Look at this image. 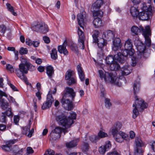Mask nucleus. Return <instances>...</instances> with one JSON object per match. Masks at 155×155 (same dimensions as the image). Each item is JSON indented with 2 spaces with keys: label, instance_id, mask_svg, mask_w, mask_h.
I'll return each instance as SVG.
<instances>
[{
  "label": "nucleus",
  "instance_id": "nucleus-50",
  "mask_svg": "<svg viewBox=\"0 0 155 155\" xmlns=\"http://www.w3.org/2000/svg\"><path fill=\"white\" fill-rule=\"evenodd\" d=\"M53 130L59 135H61V134L63 130V128L61 127H56Z\"/></svg>",
  "mask_w": 155,
  "mask_h": 155
},
{
  "label": "nucleus",
  "instance_id": "nucleus-1",
  "mask_svg": "<svg viewBox=\"0 0 155 155\" xmlns=\"http://www.w3.org/2000/svg\"><path fill=\"white\" fill-rule=\"evenodd\" d=\"M58 113L59 114L56 116V120L60 125L65 127L66 128L70 127L71 124L74 123V120L76 119V114L73 112L70 113V115L68 117L62 113L60 114L59 111Z\"/></svg>",
  "mask_w": 155,
  "mask_h": 155
},
{
  "label": "nucleus",
  "instance_id": "nucleus-52",
  "mask_svg": "<svg viewBox=\"0 0 155 155\" xmlns=\"http://www.w3.org/2000/svg\"><path fill=\"white\" fill-rule=\"evenodd\" d=\"M6 69L11 73L13 72L14 71V68L11 65L9 64H6Z\"/></svg>",
  "mask_w": 155,
  "mask_h": 155
},
{
  "label": "nucleus",
  "instance_id": "nucleus-14",
  "mask_svg": "<svg viewBox=\"0 0 155 155\" xmlns=\"http://www.w3.org/2000/svg\"><path fill=\"white\" fill-rule=\"evenodd\" d=\"M15 140H10L6 143V144L2 145L1 147L5 152H9L11 150V146L16 142Z\"/></svg>",
  "mask_w": 155,
  "mask_h": 155
},
{
  "label": "nucleus",
  "instance_id": "nucleus-5",
  "mask_svg": "<svg viewBox=\"0 0 155 155\" xmlns=\"http://www.w3.org/2000/svg\"><path fill=\"white\" fill-rule=\"evenodd\" d=\"M19 69L15 70V73L17 76L21 80L25 81L27 80V78L24 74L28 73V68L27 66L23 64H20L19 65Z\"/></svg>",
  "mask_w": 155,
  "mask_h": 155
},
{
  "label": "nucleus",
  "instance_id": "nucleus-46",
  "mask_svg": "<svg viewBox=\"0 0 155 155\" xmlns=\"http://www.w3.org/2000/svg\"><path fill=\"white\" fill-rule=\"evenodd\" d=\"M68 84L69 85L75 84L76 83V80L74 77H72L68 80Z\"/></svg>",
  "mask_w": 155,
  "mask_h": 155
},
{
  "label": "nucleus",
  "instance_id": "nucleus-34",
  "mask_svg": "<svg viewBox=\"0 0 155 155\" xmlns=\"http://www.w3.org/2000/svg\"><path fill=\"white\" fill-rule=\"evenodd\" d=\"M100 34V32L98 31L95 30L94 31V34L92 35L93 42L97 43L99 40L98 39V37Z\"/></svg>",
  "mask_w": 155,
  "mask_h": 155
},
{
  "label": "nucleus",
  "instance_id": "nucleus-8",
  "mask_svg": "<svg viewBox=\"0 0 155 155\" xmlns=\"http://www.w3.org/2000/svg\"><path fill=\"white\" fill-rule=\"evenodd\" d=\"M141 29L143 31L142 35L144 37L146 45L147 46L150 47L151 44V41L150 37L151 35V31L150 27L147 25L145 27V29H143L142 28Z\"/></svg>",
  "mask_w": 155,
  "mask_h": 155
},
{
  "label": "nucleus",
  "instance_id": "nucleus-19",
  "mask_svg": "<svg viewBox=\"0 0 155 155\" xmlns=\"http://www.w3.org/2000/svg\"><path fill=\"white\" fill-rule=\"evenodd\" d=\"M66 93L64 94H67V97H71L72 101H74V99L75 96V92L74 91L73 88L67 87L65 88Z\"/></svg>",
  "mask_w": 155,
  "mask_h": 155
},
{
  "label": "nucleus",
  "instance_id": "nucleus-18",
  "mask_svg": "<svg viewBox=\"0 0 155 155\" xmlns=\"http://www.w3.org/2000/svg\"><path fill=\"white\" fill-rule=\"evenodd\" d=\"M114 31L110 30H108L103 33L102 37L107 39L108 41H109L111 39H113L114 38Z\"/></svg>",
  "mask_w": 155,
  "mask_h": 155
},
{
  "label": "nucleus",
  "instance_id": "nucleus-53",
  "mask_svg": "<svg viewBox=\"0 0 155 155\" xmlns=\"http://www.w3.org/2000/svg\"><path fill=\"white\" fill-rule=\"evenodd\" d=\"M96 10L94 9L93 14H95L97 16L101 17L103 16V12L101 11H96Z\"/></svg>",
  "mask_w": 155,
  "mask_h": 155
},
{
  "label": "nucleus",
  "instance_id": "nucleus-38",
  "mask_svg": "<svg viewBox=\"0 0 155 155\" xmlns=\"http://www.w3.org/2000/svg\"><path fill=\"white\" fill-rule=\"evenodd\" d=\"M50 136L52 139L56 140L59 138L61 137V135H59L52 130L50 133Z\"/></svg>",
  "mask_w": 155,
  "mask_h": 155
},
{
  "label": "nucleus",
  "instance_id": "nucleus-63",
  "mask_svg": "<svg viewBox=\"0 0 155 155\" xmlns=\"http://www.w3.org/2000/svg\"><path fill=\"white\" fill-rule=\"evenodd\" d=\"M107 155H120V154L118 153L116 151H112L108 153Z\"/></svg>",
  "mask_w": 155,
  "mask_h": 155
},
{
  "label": "nucleus",
  "instance_id": "nucleus-45",
  "mask_svg": "<svg viewBox=\"0 0 155 155\" xmlns=\"http://www.w3.org/2000/svg\"><path fill=\"white\" fill-rule=\"evenodd\" d=\"M107 136V134L106 133L102 131H100L98 134V136L99 137V139L101 138H103L106 137Z\"/></svg>",
  "mask_w": 155,
  "mask_h": 155
},
{
  "label": "nucleus",
  "instance_id": "nucleus-15",
  "mask_svg": "<svg viewBox=\"0 0 155 155\" xmlns=\"http://www.w3.org/2000/svg\"><path fill=\"white\" fill-rule=\"evenodd\" d=\"M112 49L114 51H118L121 49L122 45L120 39L119 38H116L113 41Z\"/></svg>",
  "mask_w": 155,
  "mask_h": 155
},
{
  "label": "nucleus",
  "instance_id": "nucleus-28",
  "mask_svg": "<svg viewBox=\"0 0 155 155\" xmlns=\"http://www.w3.org/2000/svg\"><path fill=\"white\" fill-rule=\"evenodd\" d=\"M103 3L102 0H97L92 5L94 9H98L100 8Z\"/></svg>",
  "mask_w": 155,
  "mask_h": 155
},
{
  "label": "nucleus",
  "instance_id": "nucleus-64",
  "mask_svg": "<svg viewBox=\"0 0 155 155\" xmlns=\"http://www.w3.org/2000/svg\"><path fill=\"white\" fill-rule=\"evenodd\" d=\"M25 43L27 45L30 46L32 45L33 44V41L29 39H26Z\"/></svg>",
  "mask_w": 155,
  "mask_h": 155
},
{
  "label": "nucleus",
  "instance_id": "nucleus-49",
  "mask_svg": "<svg viewBox=\"0 0 155 155\" xmlns=\"http://www.w3.org/2000/svg\"><path fill=\"white\" fill-rule=\"evenodd\" d=\"M54 153L55 152L53 150L51 149H48L45 152V155H62L60 153L56 154H55Z\"/></svg>",
  "mask_w": 155,
  "mask_h": 155
},
{
  "label": "nucleus",
  "instance_id": "nucleus-47",
  "mask_svg": "<svg viewBox=\"0 0 155 155\" xmlns=\"http://www.w3.org/2000/svg\"><path fill=\"white\" fill-rule=\"evenodd\" d=\"M137 50L140 53H143L145 50V47L143 45H139L137 47Z\"/></svg>",
  "mask_w": 155,
  "mask_h": 155
},
{
  "label": "nucleus",
  "instance_id": "nucleus-16",
  "mask_svg": "<svg viewBox=\"0 0 155 155\" xmlns=\"http://www.w3.org/2000/svg\"><path fill=\"white\" fill-rule=\"evenodd\" d=\"M131 40L128 39L125 42L124 47L125 49L130 51V55H133L134 53V50L132 48L133 45Z\"/></svg>",
  "mask_w": 155,
  "mask_h": 155
},
{
  "label": "nucleus",
  "instance_id": "nucleus-20",
  "mask_svg": "<svg viewBox=\"0 0 155 155\" xmlns=\"http://www.w3.org/2000/svg\"><path fill=\"white\" fill-rule=\"evenodd\" d=\"M77 70L81 81H84L85 79V75L81 66V64H80L77 66Z\"/></svg>",
  "mask_w": 155,
  "mask_h": 155
},
{
  "label": "nucleus",
  "instance_id": "nucleus-59",
  "mask_svg": "<svg viewBox=\"0 0 155 155\" xmlns=\"http://www.w3.org/2000/svg\"><path fill=\"white\" fill-rule=\"evenodd\" d=\"M105 106L107 107L108 108L111 105V104L110 103V100L109 99H105Z\"/></svg>",
  "mask_w": 155,
  "mask_h": 155
},
{
  "label": "nucleus",
  "instance_id": "nucleus-48",
  "mask_svg": "<svg viewBox=\"0 0 155 155\" xmlns=\"http://www.w3.org/2000/svg\"><path fill=\"white\" fill-rule=\"evenodd\" d=\"M2 115L0 117V121L2 123H6L7 121V117L4 113H2Z\"/></svg>",
  "mask_w": 155,
  "mask_h": 155
},
{
  "label": "nucleus",
  "instance_id": "nucleus-21",
  "mask_svg": "<svg viewBox=\"0 0 155 155\" xmlns=\"http://www.w3.org/2000/svg\"><path fill=\"white\" fill-rule=\"evenodd\" d=\"M132 70V69L131 66L126 65L122 68L120 73H121L122 75H127L130 73Z\"/></svg>",
  "mask_w": 155,
  "mask_h": 155
},
{
  "label": "nucleus",
  "instance_id": "nucleus-30",
  "mask_svg": "<svg viewBox=\"0 0 155 155\" xmlns=\"http://www.w3.org/2000/svg\"><path fill=\"white\" fill-rule=\"evenodd\" d=\"M110 64V69L111 71H115L120 68L119 65L115 61H114Z\"/></svg>",
  "mask_w": 155,
  "mask_h": 155
},
{
  "label": "nucleus",
  "instance_id": "nucleus-6",
  "mask_svg": "<svg viewBox=\"0 0 155 155\" xmlns=\"http://www.w3.org/2000/svg\"><path fill=\"white\" fill-rule=\"evenodd\" d=\"M3 79L0 78V87H3ZM3 97H8V95L6 93L0 90V106L4 110H6L8 106V104L7 102L2 98Z\"/></svg>",
  "mask_w": 155,
  "mask_h": 155
},
{
  "label": "nucleus",
  "instance_id": "nucleus-27",
  "mask_svg": "<svg viewBox=\"0 0 155 155\" xmlns=\"http://www.w3.org/2000/svg\"><path fill=\"white\" fill-rule=\"evenodd\" d=\"M135 147L141 148L145 146L144 143L143 142L139 137H136L135 139Z\"/></svg>",
  "mask_w": 155,
  "mask_h": 155
},
{
  "label": "nucleus",
  "instance_id": "nucleus-44",
  "mask_svg": "<svg viewBox=\"0 0 155 155\" xmlns=\"http://www.w3.org/2000/svg\"><path fill=\"white\" fill-rule=\"evenodd\" d=\"M20 61L21 62V64H23L26 66H27L29 63V62L28 61V59L24 56H22L20 58Z\"/></svg>",
  "mask_w": 155,
  "mask_h": 155
},
{
  "label": "nucleus",
  "instance_id": "nucleus-26",
  "mask_svg": "<svg viewBox=\"0 0 155 155\" xmlns=\"http://www.w3.org/2000/svg\"><path fill=\"white\" fill-rule=\"evenodd\" d=\"M77 19L80 26L84 29V22L83 15L81 13L78 14L77 17Z\"/></svg>",
  "mask_w": 155,
  "mask_h": 155
},
{
  "label": "nucleus",
  "instance_id": "nucleus-60",
  "mask_svg": "<svg viewBox=\"0 0 155 155\" xmlns=\"http://www.w3.org/2000/svg\"><path fill=\"white\" fill-rule=\"evenodd\" d=\"M27 153L28 154H32L34 153V150L31 147H28L26 149Z\"/></svg>",
  "mask_w": 155,
  "mask_h": 155
},
{
  "label": "nucleus",
  "instance_id": "nucleus-36",
  "mask_svg": "<svg viewBox=\"0 0 155 155\" xmlns=\"http://www.w3.org/2000/svg\"><path fill=\"white\" fill-rule=\"evenodd\" d=\"M114 60H117L115 58L114 56L113 57L112 55H109L106 58L105 61L107 64H110Z\"/></svg>",
  "mask_w": 155,
  "mask_h": 155
},
{
  "label": "nucleus",
  "instance_id": "nucleus-31",
  "mask_svg": "<svg viewBox=\"0 0 155 155\" xmlns=\"http://www.w3.org/2000/svg\"><path fill=\"white\" fill-rule=\"evenodd\" d=\"M130 12L134 17H137L139 15V13L138 10L135 7H132L130 9Z\"/></svg>",
  "mask_w": 155,
  "mask_h": 155
},
{
  "label": "nucleus",
  "instance_id": "nucleus-17",
  "mask_svg": "<svg viewBox=\"0 0 155 155\" xmlns=\"http://www.w3.org/2000/svg\"><path fill=\"white\" fill-rule=\"evenodd\" d=\"M97 43L98 47L100 49L98 54H103V48L104 46L106 45L107 44V41L103 38H101L99 40Z\"/></svg>",
  "mask_w": 155,
  "mask_h": 155
},
{
  "label": "nucleus",
  "instance_id": "nucleus-51",
  "mask_svg": "<svg viewBox=\"0 0 155 155\" xmlns=\"http://www.w3.org/2000/svg\"><path fill=\"white\" fill-rule=\"evenodd\" d=\"M99 152L102 154H104L107 150L103 146L100 147L98 150Z\"/></svg>",
  "mask_w": 155,
  "mask_h": 155
},
{
  "label": "nucleus",
  "instance_id": "nucleus-42",
  "mask_svg": "<svg viewBox=\"0 0 155 155\" xmlns=\"http://www.w3.org/2000/svg\"><path fill=\"white\" fill-rule=\"evenodd\" d=\"M143 151L141 148L135 147L134 148L135 155H142Z\"/></svg>",
  "mask_w": 155,
  "mask_h": 155
},
{
  "label": "nucleus",
  "instance_id": "nucleus-37",
  "mask_svg": "<svg viewBox=\"0 0 155 155\" xmlns=\"http://www.w3.org/2000/svg\"><path fill=\"white\" fill-rule=\"evenodd\" d=\"M51 57L52 59L56 60L58 58L57 51L56 49L53 48L50 53Z\"/></svg>",
  "mask_w": 155,
  "mask_h": 155
},
{
  "label": "nucleus",
  "instance_id": "nucleus-39",
  "mask_svg": "<svg viewBox=\"0 0 155 155\" xmlns=\"http://www.w3.org/2000/svg\"><path fill=\"white\" fill-rule=\"evenodd\" d=\"M89 148L88 144L86 143H83L81 146V148L83 152H86L88 151Z\"/></svg>",
  "mask_w": 155,
  "mask_h": 155
},
{
  "label": "nucleus",
  "instance_id": "nucleus-33",
  "mask_svg": "<svg viewBox=\"0 0 155 155\" xmlns=\"http://www.w3.org/2000/svg\"><path fill=\"white\" fill-rule=\"evenodd\" d=\"M46 73L49 77H51L54 74L53 68L51 65L48 66L46 67Z\"/></svg>",
  "mask_w": 155,
  "mask_h": 155
},
{
  "label": "nucleus",
  "instance_id": "nucleus-10",
  "mask_svg": "<svg viewBox=\"0 0 155 155\" xmlns=\"http://www.w3.org/2000/svg\"><path fill=\"white\" fill-rule=\"evenodd\" d=\"M54 101V99L52 95L49 93H48L47 95L46 101L43 104L42 106V109L45 110L51 107Z\"/></svg>",
  "mask_w": 155,
  "mask_h": 155
},
{
  "label": "nucleus",
  "instance_id": "nucleus-7",
  "mask_svg": "<svg viewBox=\"0 0 155 155\" xmlns=\"http://www.w3.org/2000/svg\"><path fill=\"white\" fill-rule=\"evenodd\" d=\"M67 97V94H64L61 101L62 106L66 109L70 110L72 109L73 105L72 102L73 101H71Z\"/></svg>",
  "mask_w": 155,
  "mask_h": 155
},
{
  "label": "nucleus",
  "instance_id": "nucleus-43",
  "mask_svg": "<svg viewBox=\"0 0 155 155\" xmlns=\"http://www.w3.org/2000/svg\"><path fill=\"white\" fill-rule=\"evenodd\" d=\"M6 5L8 10L11 12L15 16L17 15V13L14 12L13 7L10 4L8 3H7Z\"/></svg>",
  "mask_w": 155,
  "mask_h": 155
},
{
  "label": "nucleus",
  "instance_id": "nucleus-29",
  "mask_svg": "<svg viewBox=\"0 0 155 155\" xmlns=\"http://www.w3.org/2000/svg\"><path fill=\"white\" fill-rule=\"evenodd\" d=\"M93 24L96 28H98L102 26L101 20L99 18H95L93 20Z\"/></svg>",
  "mask_w": 155,
  "mask_h": 155
},
{
  "label": "nucleus",
  "instance_id": "nucleus-23",
  "mask_svg": "<svg viewBox=\"0 0 155 155\" xmlns=\"http://www.w3.org/2000/svg\"><path fill=\"white\" fill-rule=\"evenodd\" d=\"M43 22H35L33 24L31 25V28L33 30L36 31L40 32L41 28L43 26Z\"/></svg>",
  "mask_w": 155,
  "mask_h": 155
},
{
  "label": "nucleus",
  "instance_id": "nucleus-4",
  "mask_svg": "<svg viewBox=\"0 0 155 155\" xmlns=\"http://www.w3.org/2000/svg\"><path fill=\"white\" fill-rule=\"evenodd\" d=\"M140 8L142 11L139 14V19L143 21L148 19L152 10L151 6L150 5H147L146 3H143L141 4Z\"/></svg>",
  "mask_w": 155,
  "mask_h": 155
},
{
  "label": "nucleus",
  "instance_id": "nucleus-25",
  "mask_svg": "<svg viewBox=\"0 0 155 155\" xmlns=\"http://www.w3.org/2000/svg\"><path fill=\"white\" fill-rule=\"evenodd\" d=\"M79 141V139L72 140L69 142L66 143V146L68 148H72L74 147L77 145Z\"/></svg>",
  "mask_w": 155,
  "mask_h": 155
},
{
  "label": "nucleus",
  "instance_id": "nucleus-12",
  "mask_svg": "<svg viewBox=\"0 0 155 155\" xmlns=\"http://www.w3.org/2000/svg\"><path fill=\"white\" fill-rule=\"evenodd\" d=\"M78 33L79 37L78 39L79 44L80 45V46L81 48L84 49V40H85V37L84 34L82 31L79 28H78Z\"/></svg>",
  "mask_w": 155,
  "mask_h": 155
},
{
  "label": "nucleus",
  "instance_id": "nucleus-55",
  "mask_svg": "<svg viewBox=\"0 0 155 155\" xmlns=\"http://www.w3.org/2000/svg\"><path fill=\"white\" fill-rule=\"evenodd\" d=\"M137 60L135 57H133L131 59V65L132 66H135L137 64Z\"/></svg>",
  "mask_w": 155,
  "mask_h": 155
},
{
  "label": "nucleus",
  "instance_id": "nucleus-9",
  "mask_svg": "<svg viewBox=\"0 0 155 155\" xmlns=\"http://www.w3.org/2000/svg\"><path fill=\"white\" fill-rule=\"evenodd\" d=\"M121 51V52L118 53L117 54L114 55V57L117 61L122 63H123L125 60V57H126L128 55L132 56L133 55H130L129 53L130 51L125 49L122 50L121 49L120 50Z\"/></svg>",
  "mask_w": 155,
  "mask_h": 155
},
{
  "label": "nucleus",
  "instance_id": "nucleus-58",
  "mask_svg": "<svg viewBox=\"0 0 155 155\" xmlns=\"http://www.w3.org/2000/svg\"><path fill=\"white\" fill-rule=\"evenodd\" d=\"M103 146L107 150V149H109L111 147V144L110 142L109 141H106L105 143V145Z\"/></svg>",
  "mask_w": 155,
  "mask_h": 155
},
{
  "label": "nucleus",
  "instance_id": "nucleus-22",
  "mask_svg": "<svg viewBox=\"0 0 155 155\" xmlns=\"http://www.w3.org/2000/svg\"><path fill=\"white\" fill-rule=\"evenodd\" d=\"M145 29V28H144L142 26H140L139 28L136 26H134L132 27L131 29V31L135 35H137L139 33H142V35L143 34V31L142 29Z\"/></svg>",
  "mask_w": 155,
  "mask_h": 155
},
{
  "label": "nucleus",
  "instance_id": "nucleus-24",
  "mask_svg": "<svg viewBox=\"0 0 155 155\" xmlns=\"http://www.w3.org/2000/svg\"><path fill=\"white\" fill-rule=\"evenodd\" d=\"M65 41L62 45L58 46V52L61 54H63L65 55L68 54V52L66 48V45H65Z\"/></svg>",
  "mask_w": 155,
  "mask_h": 155
},
{
  "label": "nucleus",
  "instance_id": "nucleus-54",
  "mask_svg": "<svg viewBox=\"0 0 155 155\" xmlns=\"http://www.w3.org/2000/svg\"><path fill=\"white\" fill-rule=\"evenodd\" d=\"M28 51L26 48L21 47L19 50V53L21 54H26L28 53Z\"/></svg>",
  "mask_w": 155,
  "mask_h": 155
},
{
  "label": "nucleus",
  "instance_id": "nucleus-13",
  "mask_svg": "<svg viewBox=\"0 0 155 155\" xmlns=\"http://www.w3.org/2000/svg\"><path fill=\"white\" fill-rule=\"evenodd\" d=\"M121 127L122 124L120 122H117L114 124L111 128V132L113 137L118 134Z\"/></svg>",
  "mask_w": 155,
  "mask_h": 155
},
{
  "label": "nucleus",
  "instance_id": "nucleus-35",
  "mask_svg": "<svg viewBox=\"0 0 155 155\" xmlns=\"http://www.w3.org/2000/svg\"><path fill=\"white\" fill-rule=\"evenodd\" d=\"M43 26L41 28L40 32L43 34H45L48 31L49 28L48 25L45 23H43Z\"/></svg>",
  "mask_w": 155,
  "mask_h": 155
},
{
  "label": "nucleus",
  "instance_id": "nucleus-3",
  "mask_svg": "<svg viewBox=\"0 0 155 155\" xmlns=\"http://www.w3.org/2000/svg\"><path fill=\"white\" fill-rule=\"evenodd\" d=\"M135 104H133V106L134 107L133 110V117L135 119L139 114V111H142L147 108L148 104L144 102L143 100L140 98L139 99L137 96H135Z\"/></svg>",
  "mask_w": 155,
  "mask_h": 155
},
{
  "label": "nucleus",
  "instance_id": "nucleus-56",
  "mask_svg": "<svg viewBox=\"0 0 155 155\" xmlns=\"http://www.w3.org/2000/svg\"><path fill=\"white\" fill-rule=\"evenodd\" d=\"M4 113L8 116L12 117V113L11 111V110L10 108H9Z\"/></svg>",
  "mask_w": 155,
  "mask_h": 155
},
{
  "label": "nucleus",
  "instance_id": "nucleus-57",
  "mask_svg": "<svg viewBox=\"0 0 155 155\" xmlns=\"http://www.w3.org/2000/svg\"><path fill=\"white\" fill-rule=\"evenodd\" d=\"M13 119L14 123L18 125L19 120V117L18 115H15Z\"/></svg>",
  "mask_w": 155,
  "mask_h": 155
},
{
  "label": "nucleus",
  "instance_id": "nucleus-11",
  "mask_svg": "<svg viewBox=\"0 0 155 155\" xmlns=\"http://www.w3.org/2000/svg\"><path fill=\"white\" fill-rule=\"evenodd\" d=\"M114 137L116 141L119 143H121L124 140H128L129 139L127 134L121 131H120L118 134Z\"/></svg>",
  "mask_w": 155,
  "mask_h": 155
},
{
  "label": "nucleus",
  "instance_id": "nucleus-41",
  "mask_svg": "<svg viewBox=\"0 0 155 155\" xmlns=\"http://www.w3.org/2000/svg\"><path fill=\"white\" fill-rule=\"evenodd\" d=\"M89 140L93 143H96L98 140H99V137L98 136L91 135L89 136Z\"/></svg>",
  "mask_w": 155,
  "mask_h": 155
},
{
  "label": "nucleus",
  "instance_id": "nucleus-62",
  "mask_svg": "<svg viewBox=\"0 0 155 155\" xmlns=\"http://www.w3.org/2000/svg\"><path fill=\"white\" fill-rule=\"evenodd\" d=\"M43 40L45 43L48 44L50 42V39L47 36H44L43 37Z\"/></svg>",
  "mask_w": 155,
  "mask_h": 155
},
{
  "label": "nucleus",
  "instance_id": "nucleus-2",
  "mask_svg": "<svg viewBox=\"0 0 155 155\" xmlns=\"http://www.w3.org/2000/svg\"><path fill=\"white\" fill-rule=\"evenodd\" d=\"M100 77L101 80L104 79L105 82L110 83L119 86H120L122 83L120 81V78H118L116 74V72H104L101 70H99Z\"/></svg>",
  "mask_w": 155,
  "mask_h": 155
},
{
  "label": "nucleus",
  "instance_id": "nucleus-61",
  "mask_svg": "<svg viewBox=\"0 0 155 155\" xmlns=\"http://www.w3.org/2000/svg\"><path fill=\"white\" fill-rule=\"evenodd\" d=\"M27 65V67L28 68V70H30V71H33L35 70V67L34 66L31 64L30 63Z\"/></svg>",
  "mask_w": 155,
  "mask_h": 155
},
{
  "label": "nucleus",
  "instance_id": "nucleus-40",
  "mask_svg": "<svg viewBox=\"0 0 155 155\" xmlns=\"http://www.w3.org/2000/svg\"><path fill=\"white\" fill-rule=\"evenodd\" d=\"M134 94L135 95L139 91L140 84L139 82H135L133 86Z\"/></svg>",
  "mask_w": 155,
  "mask_h": 155
},
{
  "label": "nucleus",
  "instance_id": "nucleus-32",
  "mask_svg": "<svg viewBox=\"0 0 155 155\" xmlns=\"http://www.w3.org/2000/svg\"><path fill=\"white\" fill-rule=\"evenodd\" d=\"M74 74V71L71 70H68L66 72L65 74V79L66 80H69L70 78L73 77Z\"/></svg>",
  "mask_w": 155,
  "mask_h": 155
}]
</instances>
